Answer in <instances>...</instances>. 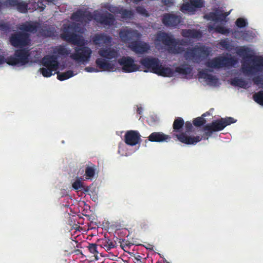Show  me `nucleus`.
<instances>
[{"mask_svg":"<svg viewBox=\"0 0 263 263\" xmlns=\"http://www.w3.org/2000/svg\"><path fill=\"white\" fill-rule=\"evenodd\" d=\"M80 24L72 22L68 24L63 25V33L61 36L62 39L73 45H77L74 48V52L71 53V49L66 45H61L53 48L52 55L57 61L61 58H66L67 56L80 64H86L89 62L92 53L91 48L86 46L88 43V40H85L82 36L79 35L74 33L70 32V30L75 32L83 33L84 28L80 27Z\"/></svg>","mask_w":263,"mask_h":263,"instance_id":"1","label":"nucleus"},{"mask_svg":"<svg viewBox=\"0 0 263 263\" xmlns=\"http://www.w3.org/2000/svg\"><path fill=\"white\" fill-rule=\"evenodd\" d=\"M101 57L96 60L97 66L106 71H115L119 64L122 66L123 71L133 72L140 69V66L136 64L135 60L130 57H123L117 60L120 57L119 50L117 47L102 48L98 51Z\"/></svg>","mask_w":263,"mask_h":263,"instance_id":"2","label":"nucleus"},{"mask_svg":"<svg viewBox=\"0 0 263 263\" xmlns=\"http://www.w3.org/2000/svg\"><path fill=\"white\" fill-rule=\"evenodd\" d=\"M141 66L144 68L145 72H153L163 77H171L178 73L183 78H190L192 77L193 68L186 65H183L176 68L174 70L170 67L163 66L160 60L156 58L148 56L140 60Z\"/></svg>","mask_w":263,"mask_h":263,"instance_id":"3","label":"nucleus"},{"mask_svg":"<svg viewBox=\"0 0 263 263\" xmlns=\"http://www.w3.org/2000/svg\"><path fill=\"white\" fill-rule=\"evenodd\" d=\"M236 53L243 58L240 71L244 76L252 77L263 72V55H251L254 50L245 46L237 47Z\"/></svg>","mask_w":263,"mask_h":263,"instance_id":"4","label":"nucleus"},{"mask_svg":"<svg viewBox=\"0 0 263 263\" xmlns=\"http://www.w3.org/2000/svg\"><path fill=\"white\" fill-rule=\"evenodd\" d=\"M71 19L76 23H81L82 25L89 23L92 19L104 27H110L116 24L115 16L111 13L105 12H100L95 11L91 13L86 9H80L73 13Z\"/></svg>","mask_w":263,"mask_h":263,"instance_id":"5","label":"nucleus"},{"mask_svg":"<svg viewBox=\"0 0 263 263\" xmlns=\"http://www.w3.org/2000/svg\"><path fill=\"white\" fill-rule=\"evenodd\" d=\"M42 63L44 67L40 68L39 71L44 77H50L57 73L58 79L60 81H64L78 73V71L71 70L61 73L58 72L60 63L59 61H57L56 59L53 56H50V55L45 56L42 59Z\"/></svg>","mask_w":263,"mask_h":263,"instance_id":"6","label":"nucleus"},{"mask_svg":"<svg viewBox=\"0 0 263 263\" xmlns=\"http://www.w3.org/2000/svg\"><path fill=\"white\" fill-rule=\"evenodd\" d=\"M187 44L184 39H176L170 33L160 31L156 35L155 45L159 50L163 49V45L167 47L170 53L178 54L184 51V48L181 46Z\"/></svg>","mask_w":263,"mask_h":263,"instance_id":"7","label":"nucleus"},{"mask_svg":"<svg viewBox=\"0 0 263 263\" xmlns=\"http://www.w3.org/2000/svg\"><path fill=\"white\" fill-rule=\"evenodd\" d=\"M41 52L18 49L9 59L8 64L16 67H24L27 65L37 63L41 57Z\"/></svg>","mask_w":263,"mask_h":263,"instance_id":"8","label":"nucleus"},{"mask_svg":"<svg viewBox=\"0 0 263 263\" xmlns=\"http://www.w3.org/2000/svg\"><path fill=\"white\" fill-rule=\"evenodd\" d=\"M17 29L22 31L36 33L39 37H51L55 35L56 30L51 26H41L37 22H26L19 24Z\"/></svg>","mask_w":263,"mask_h":263,"instance_id":"9","label":"nucleus"},{"mask_svg":"<svg viewBox=\"0 0 263 263\" xmlns=\"http://www.w3.org/2000/svg\"><path fill=\"white\" fill-rule=\"evenodd\" d=\"M238 62L237 59L235 57L218 56L208 60L205 62L204 65L209 68L210 72H212L214 70H219L234 67Z\"/></svg>","mask_w":263,"mask_h":263,"instance_id":"10","label":"nucleus"},{"mask_svg":"<svg viewBox=\"0 0 263 263\" xmlns=\"http://www.w3.org/2000/svg\"><path fill=\"white\" fill-rule=\"evenodd\" d=\"M211 52L210 47L204 45H196L187 49L183 54V57L189 62L199 64L210 55Z\"/></svg>","mask_w":263,"mask_h":263,"instance_id":"11","label":"nucleus"},{"mask_svg":"<svg viewBox=\"0 0 263 263\" xmlns=\"http://www.w3.org/2000/svg\"><path fill=\"white\" fill-rule=\"evenodd\" d=\"M236 121V120L232 117L221 118L212 121L211 124H207L204 126L203 139L208 140L214 132L221 130L227 125L235 123Z\"/></svg>","mask_w":263,"mask_h":263,"instance_id":"12","label":"nucleus"},{"mask_svg":"<svg viewBox=\"0 0 263 263\" xmlns=\"http://www.w3.org/2000/svg\"><path fill=\"white\" fill-rule=\"evenodd\" d=\"M192 128V124L189 122H186L185 124V132L179 134L174 133V136L176 137L178 140L182 143L189 145H195L203 139V136H191L190 134Z\"/></svg>","mask_w":263,"mask_h":263,"instance_id":"13","label":"nucleus"},{"mask_svg":"<svg viewBox=\"0 0 263 263\" xmlns=\"http://www.w3.org/2000/svg\"><path fill=\"white\" fill-rule=\"evenodd\" d=\"M26 32H18L13 33L10 37L11 44L15 47H23L30 44L29 34Z\"/></svg>","mask_w":263,"mask_h":263,"instance_id":"14","label":"nucleus"},{"mask_svg":"<svg viewBox=\"0 0 263 263\" xmlns=\"http://www.w3.org/2000/svg\"><path fill=\"white\" fill-rule=\"evenodd\" d=\"M212 12L206 13L204 15V18L208 21H212L215 22L227 23L228 19L227 16L230 14V12L223 13L224 10L221 8H216L214 6Z\"/></svg>","mask_w":263,"mask_h":263,"instance_id":"15","label":"nucleus"},{"mask_svg":"<svg viewBox=\"0 0 263 263\" xmlns=\"http://www.w3.org/2000/svg\"><path fill=\"white\" fill-rule=\"evenodd\" d=\"M45 8V5L43 4V1H38L37 2L29 1L27 4L21 0L19 1L16 7V9L21 13H26L28 10L33 11L39 9L40 11H43Z\"/></svg>","mask_w":263,"mask_h":263,"instance_id":"16","label":"nucleus"},{"mask_svg":"<svg viewBox=\"0 0 263 263\" xmlns=\"http://www.w3.org/2000/svg\"><path fill=\"white\" fill-rule=\"evenodd\" d=\"M124 141L129 147L137 151L140 147L141 135L137 130H128L125 134Z\"/></svg>","mask_w":263,"mask_h":263,"instance_id":"17","label":"nucleus"},{"mask_svg":"<svg viewBox=\"0 0 263 263\" xmlns=\"http://www.w3.org/2000/svg\"><path fill=\"white\" fill-rule=\"evenodd\" d=\"M119 34L121 41L125 43L134 39H139L141 37V34L137 30L128 27L121 29Z\"/></svg>","mask_w":263,"mask_h":263,"instance_id":"18","label":"nucleus"},{"mask_svg":"<svg viewBox=\"0 0 263 263\" xmlns=\"http://www.w3.org/2000/svg\"><path fill=\"white\" fill-rule=\"evenodd\" d=\"M163 24L167 27L176 28L182 22V18L176 13H165L162 18Z\"/></svg>","mask_w":263,"mask_h":263,"instance_id":"19","label":"nucleus"},{"mask_svg":"<svg viewBox=\"0 0 263 263\" xmlns=\"http://www.w3.org/2000/svg\"><path fill=\"white\" fill-rule=\"evenodd\" d=\"M208 69L201 70L198 72V76L209 86L217 87L220 83L218 78L215 75L209 73Z\"/></svg>","mask_w":263,"mask_h":263,"instance_id":"20","label":"nucleus"},{"mask_svg":"<svg viewBox=\"0 0 263 263\" xmlns=\"http://www.w3.org/2000/svg\"><path fill=\"white\" fill-rule=\"evenodd\" d=\"M190 3L183 4L181 7L180 10L183 13L194 14L197 10L204 6L203 0H189Z\"/></svg>","mask_w":263,"mask_h":263,"instance_id":"21","label":"nucleus"},{"mask_svg":"<svg viewBox=\"0 0 263 263\" xmlns=\"http://www.w3.org/2000/svg\"><path fill=\"white\" fill-rule=\"evenodd\" d=\"M128 47L136 53L140 54L147 53L151 49L149 43L142 41L132 42Z\"/></svg>","mask_w":263,"mask_h":263,"instance_id":"22","label":"nucleus"},{"mask_svg":"<svg viewBox=\"0 0 263 263\" xmlns=\"http://www.w3.org/2000/svg\"><path fill=\"white\" fill-rule=\"evenodd\" d=\"M91 40L94 45L101 47L104 45H111L112 38L105 33H100L95 34Z\"/></svg>","mask_w":263,"mask_h":263,"instance_id":"23","label":"nucleus"},{"mask_svg":"<svg viewBox=\"0 0 263 263\" xmlns=\"http://www.w3.org/2000/svg\"><path fill=\"white\" fill-rule=\"evenodd\" d=\"M148 138L151 142H167L171 139V137L162 132H154L148 136Z\"/></svg>","mask_w":263,"mask_h":263,"instance_id":"24","label":"nucleus"},{"mask_svg":"<svg viewBox=\"0 0 263 263\" xmlns=\"http://www.w3.org/2000/svg\"><path fill=\"white\" fill-rule=\"evenodd\" d=\"M233 36L236 39H242L243 40L250 41L255 36V33L253 31L248 30L245 31H235L233 33Z\"/></svg>","mask_w":263,"mask_h":263,"instance_id":"25","label":"nucleus"},{"mask_svg":"<svg viewBox=\"0 0 263 263\" xmlns=\"http://www.w3.org/2000/svg\"><path fill=\"white\" fill-rule=\"evenodd\" d=\"M231 83L232 85L240 88L247 89L251 87V82L249 80H245L242 78L236 77L231 80Z\"/></svg>","mask_w":263,"mask_h":263,"instance_id":"26","label":"nucleus"},{"mask_svg":"<svg viewBox=\"0 0 263 263\" xmlns=\"http://www.w3.org/2000/svg\"><path fill=\"white\" fill-rule=\"evenodd\" d=\"M181 34L184 37L192 39H198L202 36L201 32L196 29H183Z\"/></svg>","mask_w":263,"mask_h":263,"instance_id":"27","label":"nucleus"},{"mask_svg":"<svg viewBox=\"0 0 263 263\" xmlns=\"http://www.w3.org/2000/svg\"><path fill=\"white\" fill-rule=\"evenodd\" d=\"M209 32H211L213 31L216 33H220L223 35H228L231 32V30L229 28H227L224 26L216 25L215 24H209L207 26Z\"/></svg>","mask_w":263,"mask_h":263,"instance_id":"28","label":"nucleus"},{"mask_svg":"<svg viewBox=\"0 0 263 263\" xmlns=\"http://www.w3.org/2000/svg\"><path fill=\"white\" fill-rule=\"evenodd\" d=\"M136 149L129 147L126 144L120 143L118 147V153L122 156H127L135 152Z\"/></svg>","mask_w":263,"mask_h":263,"instance_id":"29","label":"nucleus"},{"mask_svg":"<svg viewBox=\"0 0 263 263\" xmlns=\"http://www.w3.org/2000/svg\"><path fill=\"white\" fill-rule=\"evenodd\" d=\"M82 180V178L81 177L78 178L72 184V186L76 190H80L84 193H87L89 191V187L84 185Z\"/></svg>","mask_w":263,"mask_h":263,"instance_id":"30","label":"nucleus"},{"mask_svg":"<svg viewBox=\"0 0 263 263\" xmlns=\"http://www.w3.org/2000/svg\"><path fill=\"white\" fill-rule=\"evenodd\" d=\"M184 120L182 118L178 117L177 118L173 123V135L174 136V134H179L181 133V129L182 128L183 125L184 124Z\"/></svg>","mask_w":263,"mask_h":263,"instance_id":"31","label":"nucleus"},{"mask_svg":"<svg viewBox=\"0 0 263 263\" xmlns=\"http://www.w3.org/2000/svg\"><path fill=\"white\" fill-rule=\"evenodd\" d=\"M218 46L220 49L228 51H231L233 49V46L228 39L220 40L218 44Z\"/></svg>","mask_w":263,"mask_h":263,"instance_id":"32","label":"nucleus"},{"mask_svg":"<svg viewBox=\"0 0 263 263\" xmlns=\"http://www.w3.org/2000/svg\"><path fill=\"white\" fill-rule=\"evenodd\" d=\"M118 14H121V18L124 20H127L131 18L133 16V12L130 10H127L124 9L123 7H120Z\"/></svg>","mask_w":263,"mask_h":263,"instance_id":"33","label":"nucleus"},{"mask_svg":"<svg viewBox=\"0 0 263 263\" xmlns=\"http://www.w3.org/2000/svg\"><path fill=\"white\" fill-rule=\"evenodd\" d=\"M96 174V168L93 166H88L85 168V180H92Z\"/></svg>","mask_w":263,"mask_h":263,"instance_id":"34","label":"nucleus"},{"mask_svg":"<svg viewBox=\"0 0 263 263\" xmlns=\"http://www.w3.org/2000/svg\"><path fill=\"white\" fill-rule=\"evenodd\" d=\"M209 115V112H206L203 114L201 117L195 118L193 120L194 125L196 126H200L203 124H205L206 122V120L204 119V117Z\"/></svg>","mask_w":263,"mask_h":263,"instance_id":"35","label":"nucleus"},{"mask_svg":"<svg viewBox=\"0 0 263 263\" xmlns=\"http://www.w3.org/2000/svg\"><path fill=\"white\" fill-rule=\"evenodd\" d=\"M100 246L105 249L106 251H109L115 246L114 243L109 239H104L100 241Z\"/></svg>","mask_w":263,"mask_h":263,"instance_id":"36","label":"nucleus"},{"mask_svg":"<svg viewBox=\"0 0 263 263\" xmlns=\"http://www.w3.org/2000/svg\"><path fill=\"white\" fill-rule=\"evenodd\" d=\"M253 97L256 102L263 106V90L255 93Z\"/></svg>","mask_w":263,"mask_h":263,"instance_id":"37","label":"nucleus"},{"mask_svg":"<svg viewBox=\"0 0 263 263\" xmlns=\"http://www.w3.org/2000/svg\"><path fill=\"white\" fill-rule=\"evenodd\" d=\"M254 84L259 88H263V77L257 76L252 79Z\"/></svg>","mask_w":263,"mask_h":263,"instance_id":"38","label":"nucleus"},{"mask_svg":"<svg viewBox=\"0 0 263 263\" xmlns=\"http://www.w3.org/2000/svg\"><path fill=\"white\" fill-rule=\"evenodd\" d=\"M120 7H116L114 6L113 5L106 4H105L104 6V8L107 9L108 11H109L111 13H114V14H118V12H119V9Z\"/></svg>","mask_w":263,"mask_h":263,"instance_id":"39","label":"nucleus"},{"mask_svg":"<svg viewBox=\"0 0 263 263\" xmlns=\"http://www.w3.org/2000/svg\"><path fill=\"white\" fill-rule=\"evenodd\" d=\"M247 21L243 18H239L236 21V25L239 28H242L247 25Z\"/></svg>","mask_w":263,"mask_h":263,"instance_id":"40","label":"nucleus"},{"mask_svg":"<svg viewBox=\"0 0 263 263\" xmlns=\"http://www.w3.org/2000/svg\"><path fill=\"white\" fill-rule=\"evenodd\" d=\"M20 0H6L4 5L6 7H16Z\"/></svg>","mask_w":263,"mask_h":263,"instance_id":"41","label":"nucleus"},{"mask_svg":"<svg viewBox=\"0 0 263 263\" xmlns=\"http://www.w3.org/2000/svg\"><path fill=\"white\" fill-rule=\"evenodd\" d=\"M136 11L138 13H139L144 16H148V14L147 13V10L144 7H143L142 6L137 7L136 8Z\"/></svg>","mask_w":263,"mask_h":263,"instance_id":"42","label":"nucleus"},{"mask_svg":"<svg viewBox=\"0 0 263 263\" xmlns=\"http://www.w3.org/2000/svg\"><path fill=\"white\" fill-rule=\"evenodd\" d=\"M88 248L89 251L92 254L96 255V254H97L98 253V251H97V246L96 245L93 244V243L89 244Z\"/></svg>","mask_w":263,"mask_h":263,"instance_id":"43","label":"nucleus"},{"mask_svg":"<svg viewBox=\"0 0 263 263\" xmlns=\"http://www.w3.org/2000/svg\"><path fill=\"white\" fill-rule=\"evenodd\" d=\"M100 69H101V68ZM85 70L87 72H98L100 71H103L102 69L101 70H99L97 68L91 66L86 67L85 68Z\"/></svg>","mask_w":263,"mask_h":263,"instance_id":"44","label":"nucleus"},{"mask_svg":"<svg viewBox=\"0 0 263 263\" xmlns=\"http://www.w3.org/2000/svg\"><path fill=\"white\" fill-rule=\"evenodd\" d=\"M11 56L7 58V59L5 58L3 54H1L0 53V66L4 64L5 63H7L8 64V60Z\"/></svg>","mask_w":263,"mask_h":263,"instance_id":"45","label":"nucleus"},{"mask_svg":"<svg viewBox=\"0 0 263 263\" xmlns=\"http://www.w3.org/2000/svg\"><path fill=\"white\" fill-rule=\"evenodd\" d=\"M10 27L7 24L2 23L0 24V30L6 31L9 29Z\"/></svg>","mask_w":263,"mask_h":263,"instance_id":"46","label":"nucleus"},{"mask_svg":"<svg viewBox=\"0 0 263 263\" xmlns=\"http://www.w3.org/2000/svg\"><path fill=\"white\" fill-rule=\"evenodd\" d=\"M162 3H163L165 5L170 7L173 5L174 3V0H161Z\"/></svg>","mask_w":263,"mask_h":263,"instance_id":"47","label":"nucleus"},{"mask_svg":"<svg viewBox=\"0 0 263 263\" xmlns=\"http://www.w3.org/2000/svg\"><path fill=\"white\" fill-rule=\"evenodd\" d=\"M58 0H45L42 1L43 2V4L46 6V4H54Z\"/></svg>","mask_w":263,"mask_h":263,"instance_id":"48","label":"nucleus"},{"mask_svg":"<svg viewBox=\"0 0 263 263\" xmlns=\"http://www.w3.org/2000/svg\"><path fill=\"white\" fill-rule=\"evenodd\" d=\"M143 110V108L142 107L141 105H137V112L139 115H141Z\"/></svg>","mask_w":263,"mask_h":263,"instance_id":"49","label":"nucleus"},{"mask_svg":"<svg viewBox=\"0 0 263 263\" xmlns=\"http://www.w3.org/2000/svg\"><path fill=\"white\" fill-rule=\"evenodd\" d=\"M66 199L67 200H68V201H67V202L65 204H63V205H64V206H68L69 205V204H70V203H69V200H71V199H69L68 197H66Z\"/></svg>","mask_w":263,"mask_h":263,"instance_id":"50","label":"nucleus"},{"mask_svg":"<svg viewBox=\"0 0 263 263\" xmlns=\"http://www.w3.org/2000/svg\"><path fill=\"white\" fill-rule=\"evenodd\" d=\"M216 0H214V1H213V3H214V2H216Z\"/></svg>","mask_w":263,"mask_h":263,"instance_id":"51","label":"nucleus"}]
</instances>
